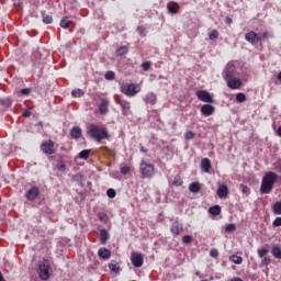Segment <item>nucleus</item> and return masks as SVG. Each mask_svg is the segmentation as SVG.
Here are the masks:
<instances>
[{
	"label": "nucleus",
	"instance_id": "f257e3e1",
	"mask_svg": "<svg viewBox=\"0 0 281 281\" xmlns=\"http://www.w3.org/2000/svg\"><path fill=\"white\" fill-rule=\"evenodd\" d=\"M278 181V173L273 171L267 172L261 180L260 192L261 194H271L273 186Z\"/></svg>",
	"mask_w": 281,
	"mask_h": 281
},
{
	"label": "nucleus",
	"instance_id": "f03ea898",
	"mask_svg": "<svg viewBox=\"0 0 281 281\" xmlns=\"http://www.w3.org/2000/svg\"><path fill=\"white\" fill-rule=\"evenodd\" d=\"M87 135H89L91 139H95V142H102V139H109V137H111L106 127L95 124H90L88 126Z\"/></svg>",
	"mask_w": 281,
	"mask_h": 281
},
{
	"label": "nucleus",
	"instance_id": "7ed1b4c3",
	"mask_svg": "<svg viewBox=\"0 0 281 281\" xmlns=\"http://www.w3.org/2000/svg\"><path fill=\"white\" fill-rule=\"evenodd\" d=\"M37 274L40 280H43V281L49 280L52 276V263L49 262V260L44 259L38 261Z\"/></svg>",
	"mask_w": 281,
	"mask_h": 281
},
{
	"label": "nucleus",
	"instance_id": "20e7f679",
	"mask_svg": "<svg viewBox=\"0 0 281 281\" xmlns=\"http://www.w3.org/2000/svg\"><path fill=\"white\" fill-rule=\"evenodd\" d=\"M139 172L143 179H153V177H155V165L142 161L139 165Z\"/></svg>",
	"mask_w": 281,
	"mask_h": 281
},
{
	"label": "nucleus",
	"instance_id": "39448f33",
	"mask_svg": "<svg viewBox=\"0 0 281 281\" xmlns=\"http://www.w3.org/2000/svg\"><path fill=\"white\" fill-rule=\"evenodd\" d=\"M142 91V88L135 83H128L121 87V93L128 98L137 95Z\"/></svg>",
	"mask_w": 281,
	"mask_h": 281
},
{
	"label": "nucleus",
	"instance_id": "423d86ee",
	"mask_svg": "<svg viewBox=\"0 0 281 281\" xmlns=\"http://www.w3.org/2000/svg\"><path fill=\"white\" fill-rule=\"evenodd\" d=\"M41 150L44 153V155H56V145L54 144V140H43L41 144Z\"/></svg>",
	"mask_w": 281,
	"mask_h": 281
},
{
	"label": "nucleus",
	"instance_id": "0eeeda50",
	"mask_svg": "<svg viewBox=\"0 0 281 281\" xmlns=\"http://www.w3.org/2000/svg\"><path fill=\"white\" fill-rule=\"evenodd\" d=\"M131 262L136 269L144 267V254L133 251L131 255Z\"/></svg>",
	"mask_w": 281,
	"mask_h": 281
},
{
	"label": "nucleus",
	"instance_id": "6e6552de",
	"mask_svg": "<svg viewBox=\"0 0 281 281\" xmlns=\"http://www.w3.org/2000/svg\"><path fill=\"white\" fill-rule=\"evenodd\" d=\"M198 100L201 102H205L206 104H214V98L206 90H199L195 92Z\"/></svg>",
	"mask_w": 281,
	"mask_h": 281
},
{
	"label": "nucleus",
	"instance_id": "1a4fd4ad",
	"mask_svg": "<svg viewBox=\"0 0 281 281\" xmlns=\"http://www.w3.org/2000/svg\"><path fill=\"white\" fill-rule=\"evenodd\" d=\"M245 38L247 43H250V45H258V43H262V37L254 31L246 33Z\"/></svg>",
	"mask_w": 281,
	"mask_h": 281
},
{
	"label": "nucleus",
	"instance_id": "9d476101",
	"mask_svg": "<svg viewBox=\"0 0 281 281\" xmlns=\"http://www.w3.org/2000/svg\"><path fill=\"white\" fill-rule=\"evenodd\" d=\"M234 74H236V66L234 64H228L223 71L224 80H228V78H234Z\"/></svg>",
	"mask_w": 281,
	"mask_h": 281
},
{
	"label": "nucleus",
	"instance_id": "9b49d317",
	"mask_svg": "<svg viewBox=\"0 0 281 281\" xmlns=\"http://www.w3.org/2000/svg\"><path fill=\"white\" fill-rule=\"evenodd\" d=\"M226 82H227V87L228 89H233V90H236V89H239L243 87V81L240 79H236V78H228V79H225Z\"/></svg>",
	"mask_w": 281,
	"mask_h": 281
},
{
	"label": "nucleus",
	"instance_id": "f8f14e48",
	"mask_svg": "<svg viewBox=\"0 0 281 281\" xmlns=\"http://www.w3.org/2000/svg\"><path fill=\"white\" fill-rule=\"evenodd\" d=\"M38 194H41V190L38 187H32L27 192H26V199L27 201H36L38 198Z\"/></svg>",
	"mask_w": 281,
	"mask_h": 281
},
{
	"label": "nucleus",
	"instance_id": "ddd939ff",
	"mask_svg": "<svg viewBox=\"0 0 281 281\" xmlns=\"http://www.w3.org/2000/svg\"><path fill=\"white\" fill-rule=\"evenodd\" d=\"M215 108L212 104H203L200 109V112L205 116L214 115Z\"/></svg>",
	"mask_w": 281,
	"mask_h": 281
},
{
	"label": "nucleus",
	"instance_id": "4468645a",
	"mask_svg": "<svg viewBox=\"0 0 281 281\" xmlns=\"http://www.w3.org/2000/svg\"><path fill=\"white\" fill-rule=\"evenodd\" d=\"M144 102L145 104H150V106H155V104H157V94H155L154 92H148L144 97Z\"/></svg>",
	"mask_w": 281,
	"mask_h": 281
},
{
	"label": "nucleus",
	"instance_id": "2eb2a0df",
	"mask_svg": "<svg viewBox=\"0 0 281 281\" xmlns=\"http://www.w3.org/2000/svg\"><path fill=\"white\" fill-rule=\"evenodd\" d=\"M117 104L121 106L123 115H128V111H131V102L122 99L117 101Z\"/></svg>",
	"mask_w": 281,
	"mask_h": 281
},
{
	"label": "nucleus",
	"instance_id": "dca6fc26",
	"mask_svg": "<svg viewBox=\"0 0 281 281\" xmlns=\"http://www.w3.org/2000/svg\"><path fill=\"white\" fill-rule=\"evenodd\" d=\"M227 194H229V188H227V184H220L217 188L218 199H227Z\"/></svg>",
	"mask_w": 281,
	"mask_h": 281
},
{
	"label": "nucleus",
	"instance_id": "f3484780",
	"mask_svg": "<svg viewBox=\"0 0 281 281\" xmlns=\"http://www.w3.org/2000/svg\"><path fill=\"white\" fill-rule=\"evenodd\" d=\"M99 113L101 115H106L109 113V100L102 99L101 103L99 104Z\"/></svg>",
	"mask_w": 281,
	"mask_h": 281
},
{
	"label": "nucleus",
	"instance_id": "a211bd4d",
	"mask_svg": "<svg viewBox=\"0 0 281 281\" xmlns=\"http://www.w3.org/2000/svg\"><path fill=\"white\" fill-rule=\"evenodd\" d=\"M70 137L72 139H80V137H82V128H80L79 126H75L70 130Z\"/></svg>",
	"mask_w": 281,
	"mask_h": 281
},
{
	"label": "nucleus",
	"instance_id": "6ab92c4d",
	"mask_svg": "<svg viewBox=\"0 0 281 281\" xmlns=\"http://www.w3.org/2000/svg\"><path fill=\"white\" fill-rule=\"evenodd\" d=\"M99 258H102V260H109L111 258V250L106 248H100L98 251Z\"/></svg>",
	"mask_w": 281,
	"mask_h": 281
},
{
	"label": "nucleus",
	"instance_id": "aec40b11",
	"mask_svg": "<svg viewBox=\"0 0 281 281\" xmlns=\"http://www.w3.org/2000/svg\"><path fill=\"white\" fill-rule=\"evenodd\" d=\"M167 10L170 14H177L179 12V3L177 2H169L167 4Z\"/></svg>",
	"mask_w": 281,
	"mask_h": 281
},
{
	"label": "nucleus",
	"instance_id": "412c9836",
	"mask_svg": "<svg viewBox=\"0 0 281 281\" xmlns=\"http://www.w3.org/2000/svg\"><path fill=\"white\" fill-rule=\"evenodd\" d=\"M201 168L203 172H210V169L212 168V161H210L209 158H203L201 160Z\"/></svg>",
	"mask_w": 281,
	"mask_h": 281
},
{
	"label": "nucleus",
	"instance_id": "4be33fe9",
	"mask_svg": "<svg viewBox=\"0 0 281 281\" xmlns=\"http://www.w3.org/2000/svg\"><path fill=\"white\" fill-rule=\"evenodd\" d=\"M170 232H171V234H175L176 236H179V234L183 233V227L179 226V222H175L171 225Z\"/></svg>",
	"mask_w": 281,
	"mask_h": 281
},
{
	"label": "nucleus",
	"instance_id": "5701e85b",
	"mask_svg": "<svg viewBox=\"0 0 281 281\" xmlns=\"http://www.w3.org/2000/svg\"><path fill=\"white\" fill-rule=\"evenodd\" d=\"M108 240H109V232L103 228L100 231V243L101 245H106Z\"/></svg>",
	"mask_w": 281,
	"mask_h": 281
},
{
	"label": "nucleus",
	"instance_id": "b1692460",
	"mask_svg": "<svg viewBox=\"0 0 281 281\" xmlns=\"http://www.w3.org/2000/svg\"><path fill=\"white\" fill-rule=\"evenodd\" d=\"M42 21L46 25H52L54 23V18L49 14H46L45 12L42 13Z\"/></svg>",
	"mask_w": 281,
	"mask_h": 281
},
{
	"label": "nucleus",
	"instance_id": "393cba45",
	"mask_svg": "<svg viewBox=\"0 0 281 281\" xmlns=\"http://www.w3.org/2000/svg\"><path fill=\"white\" fill-rule=\"evenodd\" d=\"M71 21L69 20L68 16H64L61 20H60V27H63V30H67L69 27V25H71Z\"/></svg>",
	"mask_w": 281,
	"mask_h": 281
},
{
	"label": "nucleus",
	"instance_id": "a878e982",
	"mask_svg": "<svg viewBox=\"0 0 281 281\" xmlns=\"http://www.w3.org/2000/svg\"><path fill=\"white\" fill-rule=\"evenodd\" d=\"M189 190H190V192H193V194H196V192H200V191H201V183H199V182H192V183L189 186Z\"/></svg>",
	"mask_w": 281,
	"mask_h": 281
},
{
	"label": "nucleus",
	"instance_id": "bb28decb",
	"mask_svg": "<svg viewBox=\"0 0 281 281\" xmlns=\"http://www.w3.org/2000/svg\"><path fill=\"white\" fill-rule=\"evenodd\" d=\"M271 254L274 258H278V260H281V248L278 245H274L272 247Z\"/></svg>",
	"mask_w": 281,
	"mask_h": 281
},
{
	"label": "nucleus",
	"instance_id": "cd10ccee",
	"mask_svg": "<svg viewBox=\"0 0 281 281\" xmlns=\"http://www.w3.org/2000/svg\"><path fill=\"white\" fill-rule=\"evenodd\" d=\"M209 212L212 216H220L221 215V205H214L209 209Z\"/></svg>",
	"mask_w": 281,
	"mask_h": 281
},
{
	"label": "nucleus",
	"instance_id": "c85d7f7f",
	"mask_svg": "<svg viewBox=\"0 0 281 281\" xmlns=\"http://www.w3.org/2000/svg\"><path fill=\"white\" fill-rule=\"evenodd\" d=\"M91 155V149H83L79 153L78 157L79 159H89V156Z\"/></svg>",
	"mask_w": 281,
	"mask_h": 281
},
{
	"label": "nucleus",
	"instance_id": "c756f323",
	"mask_svg": "<svg viewBox=\"0 0 281 281\" xmlns=\"http://www.w3.org/2000/svg\"><path fill=\"white\" fill-rule=\"evenodd\" d=\"M126 54H128V47L126 46H121L116 49V56H126Z\"/></svg>",
	"mask_w": 281,
	"mask_h": 281
},
{
	"label": "nucleus",
	"instance_id": "7c9ffc66",
	"mask_svg": "<svg viewBox=\"0 0 281 281\" xmlns=\"http://www.w3.org/2000/svg\"><path fill=\"white\" fill-rule=\"evenodd\" d=\"M100 150L101 153H106V155H109L110 157H113V155H115V150L109 148L108 146H102Z\"/></svg>",
	"mask_w": 281,
	"mask_h": 281
},
{
	"label": "nucleus",
	"instance_id": "2f4dec72",
	"mask_svg": "<svg viewBox=\"0 0 281 281\" xmlns=\"http://www.w3.org/2000/svg\"><path fill=\"white\" fill-rule=\"evenodd\" d=\"M72 98H82L85 95V91L82 89H75L71 91Z\"/></svg>",
	"mask_w": 281,
	"mask_h": 281
},
{
	"label": "nucleus",
	"instance_id": "473e14b6",
	"mask_svg": "<svg viewBox=\"0 0 281 281\" xmlns=\"http://www.w3.org/2000/svg\"><path fill=\"white\" fill-rule=\"evenodd\" d=\"M232 262H234V265H243V257L238 256V255H233L231 257Z\"/></svg>",
	"mask_w": 281,
	"mask_h": 281
},
{
	"label": "nucleus",
	"instance_id": "72a5a7b5",
	"mask_svg": "<svg viewBox=\"0 0 281 281\" xmlns=\"http://www.w3.org/2000/svg\"><path fill=\"white\" fill-rule=\"evenodd\" d=\"M109 269H110V271L117 273L120 271V265L117 262L113 261L109 265Z\"/></svg>",
	"mask_w": 281,
	"mask_h": 281
},
{
	"label": "nucleus",
	"instance_id": "f704fd0d",
	"mask_svg": "<svg viewBox=\"0 0 281 281\" xmlns=\"http://www.w3.org/2000/svg\"><path fill=\"white\" fill-rule=\"evenodd\" d=\"M273 213L277 214V215L281 214V202H276L273 204Z\"/></svg>",
	"mask_w": 281,
	"mask_h": 281
},
{
	"label": "nucleus",
	"instance_id": "c9c22d12",
	"mask_svg": "<svg viewBox=\"0 0 281 281\" xmlns=\"http://www.w3.org/2000/svg\"><path fill=\"white\" fill-rule=\"evenodd\" d=\"M209 38L210 41H216V38H218V31L213 30L209 33Z\"/></svg>",
	"mask_w": 281,
	"mask_h": 281
},
{
	"label": "nucleus",
	"instance_id": "e433bc0d",
	"mask_svg": "<svg viewBox=\"0 0 281 281\" xmlns=\"http://www.w3.org/2000/svg\"><path fill=\"white\" fill-rule=\"evenodd\" d=\"M236 100L238 101V102H245L246 100H247V95H245V93H243V92H238L237 94H236Z\"/></svg>",
	"mask_w": 281,
	"mask_h": 281
},
{
	"label": "nucleus",
	"instance_id": "4c0bfd02",
	"mask_svg": "<svg viewBox=\"0 0 281 281\" xmlns=\"http://www.w3.org/2000/svg\"><path fill=\"white\" fill-rule=\"evenodd\" d=\"M56 168H57V170H58L59 172H65V170H67V165H65V162H63V161H59V162L57 164Z\"/></svg>",
	"mask_w": 281,
	"mask_h": 281
},
{
	"label": "nucleus",
	"instance_id": "58836bf2",
	"mask_svg": "<svg viewBox=\"0 0 281 281\" xmlns=\"http://www.w3.org/2000/svg\"><path fill=\"white\" fill-rule=\"evenodd\" d=\"M104 78L105 80H113L115 78V72H113V70L106 71Z\"/></svg>",
	"mask_w": 281,
	"mask_h": 281
},
{
	"label": "nucleus",
	"instance_id": "ea45409f",
	"mask_svg": "<svg viewBox=\"0 0 281 281\" xmlns=\"http://www.w3.org/2000/svg\"><path fill=\"white\" fill-rule=\"evenodd\" d=\"M150 67H151L150 61H143V63H142V69H143L144 71H150Z\"/></svg>",
	"mask_w": 281,
	"mask_h": 281
},
{
	"label": "nucleus",
	"instance_id": "a19ab883",
	"mask_svg": "<svg viewBox=\"0 0 281 281\" xmlns=\"http://www.w3.org/2000/svg\"><path fill=\"white\" fill-rule=\"evenodd\" d=\"M267 254H269V250H267V248L258 249L259 258H265V256H267Z\"/></svg>",
	"mask_w": 281,
	"mask_h": 281
},
{
	"label": "nucleus",
	"instance_id": "79ce46f5",
	"mask_svg": "<svg viewBox=\"0 0 281 281\" xmlns=\"http://www.w3.org/2000/svg\"><path fill=\"white\" fill-rule=\"evenodd\" d=\"M106 194H108L109 199H115L117 193L115 192V189H109L106 191Z\"/></svg>",
	"mask_w": 281,
	"mask_h": 281
},
{
	"label": "nucleus",
	"instance_id": "37998d69",
	"mask_svg": "<svg viewBox=\"0 0 281 281\" xmlns=\"http://www.w3.org/2000/svg\"><path fill=\"white\" fill-rule=\"evenodd\" d=\"M182 243H184V245H190V243H192V236L190 235H184L182 237Z\"/></svg>",
	"mask_w": 281,
	"mask_h": 281
},
{
	"label": "nucleus",
	"instance_id": "c03bdc74",
	"mask_svg": "<svg viewBox=\"0 0 281 281\" xmlns=\"http://www.w3.org/2000/svg\"><path fill=\"white\" fill-rule=\"evenodd\" d=\"M21 95H30L32 93V88H24L20 90Z\"/></svg>",
	"mask_w": 281,
	"mask_h": 281
},
{
	"label": "nucleus",
	"instance_id": "a18cd8bd",
	"mask_svg": "<svg viewBox=\"0 0 281 281\" xmlns=\"http://www.w3.org/2000/svg\"><path fill=\"white\" fill-rule=\"evenodd\" d=\"M172 186H176V187L183 186V180H181V178H175L172 181Z\"/></svg>",
	"mask_w": 281,
	"mask_h": 281
},
{
	"label": "nucleus",
	"instance_id": "49530a36",
	"mask_svg": "<svg viewBox=\"0 0 281 281\" xmlns=\"http://www.w3.org/2000/svg\"><path fill=\"white\" fill-rule=\"evenodd\" d=\"M194 137V132L188 131L184 134V139H192Z\"/></svg>",
	"mask_w": 281,
	"mask_h": 281
},
{
	"label": "nucleus",
	"instance_id": "de8ad7c7",
	"mask_svg": "<svg viewBox=\"0 0 281 281\" xmlns=\"http://www.w3.org/2000/svg\"><path fill=\"white\" fill-rule=\"evenodd\" d=\"M120 172H121V175H128V172H131V167H122L121 169H120Z\"/></svg>",
	"mask_w": 281,
	"mask_h": 281
},
{
	"label": "nucleus",
	"instance_id": "09e8293b",
	"mask_svg": "<svg viewBox=\"0 0 281 281\" xmlns=\"http://www.w3.org/2000/svg\"><path fill=\"white\" fill-rule=\"evenodd\" d=\"M273 227H281V217H277L273 222H272Z\"/></svg>",
	"mask_w": 281,
	"mask_h": 281
},
{
	"label": "nucleus",
	"instance_id": "8fccbe9b",
	"mask_svg": "<svg viewBox=\"0 0 281 281\" xmlns=\"http://www.w3.org/2000/svg\"><path fill=\"white\" fill-rule=\"evenodd\" d=\"M210 257L211 258H218V250L217 249H211Z\"/></svg>",
	"mask_w": 281,
	"mask_h": 281
},
{
	"label": "nucleus",
	"instance_id": "3c124183",
	"mask_svg": "<svg viewBox=\"0 0 281 281\" xmlns=\"http://www.w3.org/2000/svg\"><path fill=\"white\" fill-rule=\"evenodd\" d=\"M240 190L244 192V194H249V187L245 184H240Z\"/></svg>",
	"mask_w": 281,
	"mask_h": 281
},
{
	"label": "nucleus",
	"instance_id": "603ef678",
	"mask_svg": "<svg viewBox=\"0 0 281 281\" xmlns=\"http://www.w3.org/2000/svg\"><path fill=\"white\" fill-rule=\"evenodd\" d=\"M226 232H236V225L234 224H228L226 226Z\"/></svg>",
	"mask_w": 281,
	"mask_h": 281
},
{
	"label": "nucleus",
	"instance_id": "864d4df0",
	"mask_svg": "<svg viewBox=\"0 0 281 281\" xmlns=\"http://www.w3.org/2000/svg\"><path fill=\"white\" fill-rule=\"evenodd\" d=\"M259 38H262V41H267V38H269V32H263Z\"/></svg>",
	"mask_w": 281,
	"mask_h": 281
},
{
	"label": "nucleus",
	"instance_id": "5fc2aeb1",
	"mask_svg": "<svg viewBox=\"0 0 281 281\" xmlns=\"http://www.w3.org/2000/svg\"><path fill=\"white\" fill-rule=\"evenodd\" d=\"M262 262H263V265H266V267H268V265H271V258L265 257Z\"/></svg>",
	"mask_w": 281,
	"mask_h": 281
},
{
	"label": "nucleus",
	"instance_id": "6e6d98bb",
	"mask_svg": "<svg viewBox=\"0 0 281 281\" xmlns=\"http://www.w3.org/2000/svg\"><path fill=\"white\" fill-rule=\"evenodd\" d=\"M227 25H232L234 23V20L232 18H226Z\"/></svg>",
	"mask_w": 281,
	"mask_h": 281
},
{
	"label": "nucleus",
	"instance_id": "4d7b16f0",
	"mask_svg": "<svg viewBox=\"0 0 281 281\" xmlns=\"http://www.w3.org/2000/svg\"><path fill=\"white\" fill-rule=\"evenodd\" d=\"M30 115H32V113H31L30 111L25 110V111L23 112V116H24V117H30Z\"/></svg>",
	"mask_w": 281,
	"mask_h": 281
},
{
	"label": "nucleus",
	"instance_id": "13d9d810",
	"mask_svg": "<svg viewBox=\"0 0 281 281\" xmlns=\"http://www.w3.org/2000/svg\"><path fill=\"white\" fill-rule=\"evenodd\" d=\"M78 179H82V175L77 173V175L74 176L75 181H78Z\"/></svg>",
	"mask_w": 281,
	"mask_h": 281
},
{
	"label": "nucleus",
	"instance_id": "bf43d9fd",
	"mask_svg": "<svg viewBox=\"0 0 281 281\" xmlns=\"http://www.w3.org/2000/svg\"><path fill=\"white\" fill-rule=\"evenodd\" d=\"M277 135H278L279 137H281V126H279V128H278V131H277Z\"/></svg>",
	"mask_w": 281,
	"mask_h": 281
},
{
	"label": "nucleus",
	"instance_id": "052dcab7",
	"mask_svg": "<svg viewBox=\"0 0 281 281\" xmlns=\"http://www.w3.org/2000/svg\"><path fill=\"white\" fill-rule=\"evenodd\" d=\"M140 153H148V149H145L144 147H142Z\"/></svg>",
	"mask_w": 281,
	"mask_h": 281
},
{
	"label": "nucleus",
	"instance_id": "680f3d73",
	"mask_svg": "<svg viewBox=\"0 0 281 281\" xmlns=\"http://www.w3.org/2000/svg\"><path fill=\"white\" fill-rule=\"evenodd\" d=\"M277 168H278L279 172H281V162H279V164L277 165Z\"/></svg>",
	"mask_w": 281,
	"mask_h": 281
},
{
	"label": "nucleus",
	"instance_id": "e2e57ef3",
	"mask_svg": "<svg viewBox=\"0 0 281 281\" xmlns=\"http://www.w3.org/2000/svg\"><path fill=\"white\" fill-rule=\"evenodd\" d=\"M0 281H3V273L0 271Z\"/></svg>",
	"mask_w": 281,
	"mask_h": 281
},
{
	"label": "nucleus",
	"instance_id": "0e129e2a",
	"mask_svg": "<svg viewBox=\"0 0 281 281\" xmlns=\"http://www.w3.org/2000/svg\"><path fill=\"white\" fill-rule=\"evenodd\" d=\"M278 80L281 81V71L278 74Z\"/></svg>",
	"mask_w": 281,
	"mask_h": 281
},
{
	"label": "nucleus",
	"instance_id": "69168bd1",
	"mask_svg": "<svg viewBox=\"0 0 281 281\" xmlns=\"http://www.w3.org/2000/svg\"><path fill=\"white\" fill-rule=\"evenodd\" d=\"M195 276H201V272H200V271H196V272H195Z\"/></svg>",
	"mask_w": 281,
	"mask_h": 281
},
{
	"label": "nucleus",
	"instance_id": "338daca9",
	"mask_svg": "<svg viewBox=\"0 0 281 281\" xmlns=\"http://www.w3.org/2000/svg\"><path fill=\"white\" fill-rule=\"evenodd\" d=\"M3 102V100H0V103H2Z\"/></svg>",
	"mask_w": 281,
	"mask_h": 281
}]
</instances>
